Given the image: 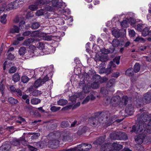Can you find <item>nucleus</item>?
<instances>
[{
  "label": "nucleus",
  "mask_w": 151,
  "mask_h": 151,
  "mask_svg": "<svg viewBox=\"0 0 151 151\" xmlns=\"http://www.w3.org/2000/svg\"><path fill=\"white\" fill-rule=\"evenodd\" d=\"M99 60L102 62H105L107 60V58L106 57L103 56H101L99 57Z\"/></svg>",
  "instance_id": "obj_57"
},
{
  "label": "nucleus",
  "mask_w": 151,
  "mask_h": 151,
  "mask_svg": "<svg viewBox=\"0 0 151 151\" xmlns=\"http://www.w3.org/2000/svg\"><path fill=\"white\" fill-rule=\"evenodd\" d=\"M105 138V136L101 137L97 139L94 143L96 145H100L104 142Z\"/></svg>",
  "instance_id": "obj_11"
},
{
  "label": "nucleus",
  "mask_w": 151,
  "mask_h": 151,
  "mask_svg": "<svg viewBox=\"0 0 151 151\" xmlns=\"http://www.w3.org/2000/svg\"><path fill=\"white\" fill-rule=\"evenodd\" d=\"M9 145L4 144L0 147V151H8Z\"/></svg>",
  "instance_id": "obj_30"
},
{
  "label": "nucleus",
  "mask_w": 151,
  "mask_h": 151,
  "mask_svg": "<svg viewBox=\"0 0 151 151\" xmlns=\"http://www.w3.org/2000/svg\"><path fill=\"white\" fill-rule=\"evenodd\" d=\"M5 5V9H6L7 11H9L13 9V7L12 4L11 3L7 5L4 4Z\"/></svg>",
  "instance_id": "obj_38"
},
{
  "label": "nucleus",
  "mask_w": 151,
  "mask_h": 151,
  "mask_svg": "<svg viewBox=\"0 0 151 151\" xmlns=\"http://www.w3.org/2000/svg\"><path fill=\"white\" fill-rule=\"evenodd\" d=\"M141 119L142 121L139 122V125L136 126L134 125L132 127V132H134L136 134H143L139 135L135 137V140L137 143H142L144 139L145 136L147 133H151V115H148L144 113L141 115ZM138 151H144L143 146L140 144L137 145Z\"/></svg>",
  "instance_id": "obj_1"
},
{
  "label": "nucleus",
  "mask_w": 151,
  "mask_h": 151,
  "mask_svg": "<svg viewBox=\"0 0 151 151\" xmlns=\"http://www.w3.org/2000/svg\"><path fill=\"white\" fill-rule=\"evenodd\" d=\"M41 102V100L37 98H34L31 100V102L32 104L33 105H36L40 103Z\"/></svg>",
  "instance_id": "obj_27"
},
{
  "label": "nucleus",
  "mask_w": 151,
  "mask_h": 151,
  "mask_svg": "<svg viewBox=\"0 0 151 151\" xmlns=\"http://www.w3.org/2000/svg\"><path fill=\"white\" fill-rule=\"evenodd\" d=\"M49 79V78L47 76H45L43 79L41 78L42 82L43 84H44L46 81H47Z\"/></svg>",
  "instance_id": "obj_61"
},
{
  "label": "nucleus",
  "mask_w": 151,
  "mask_h": 151,
  "mask_svg": "<svg viewBox=\"0 0 151 151\" xmlns=\"http://www.w3.org/2000/svg\"><path fill=\"white\" fill-rule=\"evenodd\" d=\"M40 135V134L39 133H36L31 137V139H36L39 137Z\"/></svg>",
  "instance_id": "obj_62"
},
{
  "label": "nucleus",
  "mask_w": 151,
  "mask_h": 151,
  "mask_svg": "<svg viewBox=\"0 0 151 151\" xmlns=\"http://www.w3.org/2000/svg\"><path fill=\"white\" fill-rule=\"evenodd\" d=\"M41 6L39 4H37L36 2L34 4L31 5L29 6V9L33 11L36 10L38 8V6Z\"/></svg>",
  "instance_id": "obj_26"
},
{
  "label": "nucleus",
  "mask_w": 151,
  "mask_h": 151,
  "mask_svg": "<svg viewBox=\"0 0 151 151\" xmlns=\"http://www.w3.org/2000/svg\"><path fill=\"white\" fill-rule=\"evenodd\" d=\"M25 22L24 21H22L19 23V27L22 29H23L24 27Z\"/></svg>",
  "instance_id": "obj_64"
},
{
  "label": "nucleus",
  "mask_w": 151,
  "mask_h": 151,
  "mask_svg": "<svg viewBox=\"0 0 151 151\" xmlns=\"http://www.w3.org/2000/svg\"><path fill=\"white\" fill-rule=\"evenodd\" d=\"M7 15L6 14H4L1 17L0 22L3 24H5L7 22L6 17Z\"/></svg>",
  "instance_id": "obj_32"
},
{
  "label": "nucleus",
  "mask_w": 151,
  "mask_h": 151,
  "mask_svg": "<svg viewBox=\"0 0 151 151\" xmlns=\"http://www.w3.org/2000/svg\"><path fill=\"white\" fill-rule=\"evenodd\" d=\"M120 56H118L115 57L113 60V61L110 62L109 65L111 66V67H114L116 66V65H114V63H116L117 64L119 65V60L120 59Z\"/></svg>",
  "instance_id": "obj_10"
},
{
  "label": "nucleus",
  "mask_w": 151,
  "mask_h": 151,
  "mask_svg": "<svg viewBox=\"0 0 151 151\" xmlns=\"http://www.w3.org/2000/svg\"><path fill=\"white\" fill-rule=\"evenodd\" d=\"M39 32L37 31H34L31 34V36L32 37H36L39 36Z\"/></svg>",
  "instance_id": "obj_60"
},
{
  "label": "nucleus",
  "mask_w": 151,
  "mask_h": 151,
  "mask_svg": "<svg viewBox=\"0 0 151 151\" xmlns=\"http://www.w3.org/2000/svg\"><path fill=\"white\" fill-rule=\"evenodd\" d=\"M111 98L109 96H106L104 98L103 102L105 103V105L107 106L109 104H111Z\"/></svg>",
  "instance_id": "obj_20"
},
{
  "label": "nucleus",
  "mask_w": 151,
  "mask_h": 151,
  "mask_svg": "<svg viewBox=\"0 0 151 151\" xmlns=\"http://www.w3.org/2000/svg\"><path fill=\"white\" fill-rule=\"evenodd\" d=\"M122 27H126L128 26V22L126 20H123L121 23Z\"/></svg>",
  "instance_id": "obj_50"
},
{
  "label": "nucleus",
  "mask_w": 151,
  "mask_h": 151,
  "mask_svg": "<svg viewBox=\"0 0 151 151\" xmlns=\"http://www.w3.org/2000/svg\"><path fill=\"white\" fill-rule=\"evenodd\" d=\"M12 3L13 9L17 8L20 6L18 0H16Z\"/></svg>",
  "instance_id": "obj_37"
},
{
  "label": "nucleus",
  "mask_w": 151,
  "mask_h": 151,
  "mask_svg": "<svg viewBox=\"0 0 151 151\" xmlns=\"http://www.w3.org/2000/svg\"><path fill=\"white\" fill-rule=\"evenodd\" d=\"M10 143L11 145L17 146L19 145L20 143V141L19 140L15 139L10 142Z\"/></svg>",
  "instance_id": "obj_46"
},
{
  "label": "nucleus",
  "mask_w": 151,
  "mask_h": 151,
  "mask_svg": "<svg viewBox=\"0 0 151 151\" xmlns=\"http://www.w3.org/2000/svg\"><path fill=\"white\" fill-rule=\"evenodd\" d=\"M17 70V68L15 66L11 67L9 69V72L10 73H13L16 72Z\"/></svg>",
  "instance_id": "obj_48"
},
{
  "label": "nucleus",
  "mask_w": 151,
  "mask_h": 151,
  "mask_svg": "<svg viewBox=\"0 0 151 151\" xmlns=\"http://www.w3.org/2000/svg\"><path fill=\"white\" fill-rule=\"evenodd\" d=\"M144 25L140 24H138L137 26V29L139 31H141L144 27Z\"/></svg>",
  "instance_id": "obj_56"
},
{
  "label": "nucleus",
  "mask_w": 151,
  "mask_h": 151,
  "mask_svg": "<svg viewBox=\"0 0 151 151\" xmlns=\"http://www.w3.org/2000/svg\"><path fill=\"white\" fill-rule=\"evenodd\" d=\"M67 10V9H66L60 8V9L59 10V12H60V14H65V13L66 12Z\"/></svg>",
  "instance_id": "obj_63"
},
{
  "label": "nucleus",
  "mask_w": 151,
  "mask_h": 151,
  "mask_svg": "<svg viewBox=\"0 0 151 151\" xmlns=\"http://www.w3.org/2000/svg\"><path fill=\"white\" fill-rule=\"evenodd\" d=\"M48 138L50 139H58L60 137V134L58 131L50 133L48 135Z\"/></svg>",
  "instance_id": "obj_9"
},
{
  "label": "nucleus",
  "mask_w": 151,
  "mask_h": 151,
  "mask_svg": "<svg viewBox=\"0 0 151 151\" xmlns=\"http://www.w3.org/2000/svg\"><path fill=\"white\" fill-rule=\"evenodd\" d=\"M115 80L114 78L110 79L106 85V88L110 91L113 92L114 90L113 88V86L114 85Z\"/></svg>",
  "instance_id": "obj_8"
},
{
  "label": "nucleus",
  "mask_w": 151,
  "mask_h": 151,
  "mask_svg": "<svg viewBox=\"0 0 151 151\" xmlns=\"http://www.w3.org/2000/svg\"><path fill=\"white\" fill-rule=\"evenodd\" d=\"M129 35L130 37H134L135 36V32L133 29L130 30L129 31Z\"/></svg>",
  "instance_id": "obj_58"
},
{
  "label": "nucleus",
  "mask_w": 151,
  "mask_h": 151,
  "mask_svg": "<svg viewBox=\"0 0 151 151\" xmlns=\"http://www.w3.org/2000/svg\"><path fill=\"white\" fill-rule=\"evenodd\" d=\"M35 41L34 39L30 38L26 40L23 43V45L24 46H27L29 45L33 42Z\"/></svg>",
  "instance_id": "obj_17"
},
{
  "label": "nucleus",
  "mask_w": 151,
  "mask_h": 151,
  "mask_svg": "<svg viewBox=\"0 0 151 151\" xmlns=\"http://www.w3.org/2000/svg\"><path fill=\"white\" fill-rule=\"evenodd\" d=\"M43 84L42 82L41 78H39L35 82L33 86L35 88H37Z\"/></svg>",
  "instance_id": "obj_12"
},
{
  "label": "nucleus",
  "mask_w": 151,
  "mask_h": 151,
  "mask_svg": "<svg viewBox=\"0 0 151 151\" xmlns=\"http://www.w3.org/2000/svg\"><path fill=\"white\" fill-rule=\"evenodd\" d=\"M2 81L1 82V83L0 84V90L2 94L3 95L4 92V90L5 89V86L2 84Z\"/></svg>",
  "instance_id": "obj_52"
},
{
  "label": "nucleus",
  "mask_w": 151,
  "mask_h": 151,
  "mask_svg": "<svg viewBox=\"0 0 151 151\" xmlns=\"http://www.w3.org/2000/svg\"><path fill=\"white\" fill-rule=\"evenodd\" d=\"M134 41L136 42H140L144 43L146 41V40L145 39L138 37L136 38Z\"/></svg>",
  "instance_id": "obj_43"
},
{
  "label": "nucleus",
  "mask_w": 151,
  "mask_h": 151,
  "mask_svg": "<svg viewBox=\"0 0 151 151\" xmlns=\"http://www.w3.org/2000/svg\"><path fill=\"white\" fill-rule=\"evenodd\" d=\"M8 101L11 104H17L18 101L12 97H10L8 98Z\"/></svg>",
  "instance_id": "obj_25"
},
{
  "label": "nucleus",
  "mask_w": 151,
  "mask_h": 151,
  "mask_svg": "<svg viewBox=\"0 0 151 151\" xmlns=\"http://www.w3.org/2000/svg\"><path fill=\"white\" fill-rule=\"evenodd\" d=\"M87 145H88L85 144V143H83L77 146V147H76V151H83L84 147H85Z\"/></svg>",
  "instance_id": "obj_16"
},
{
  "label": "nucleus",
  "mask_w": 151,
  "mask_h": 151,
  "mask_svg": "<svg viewBox=\"0 0 151 151\" xmlns=\"http://www.w3.org/2000/svg\"><path fill=\"white\" fill-rule=\"evenodd\" d=\"M120 44V42L119 40L117 39L114 40L112 42V44L114 47L118 46Z\"/></svg>",
  "instance_id": "obj_41"
},
{
  "label": "nucleus",
  "mask_w": 151,
  "mask_h": 151,
  "mask_svg": "<svg viewBox=\"0 0 151 151\" xmlns=\"http://www.w3.org/2000/svg\"><path fill=\"white\" fill-rule=\"evenodd\" d=\"M40 26V24L38 22H35L33 23L31 26V28L32 29H37Z\"/></svg>",
  "instance_id": "obj_42"
},
{
  "label": "nucleus",
  "mask_w": 151,
  "mask_h": 151,
  "mask_svg": "<svg viewBox=\"0 0 151 151\" xmlns=\"http://www.w3.org/2000/svg\"><path fill=\"white\" fill-rule=\"evenodd\" d=\"M125 111L129 115H131L133 111V108L132 106L127 107Z\"/></svg>",
  "instance_id": "obj_21"
},
{
  "label": "nucleus",
  "mask_w": 151,
  "mask_h": 151,
  "mask_svg": "<svg viewBox=\"0 0 151 151\" xmlns=\"http://www.w3.org/2000/svg\"><path fill=\"white\" fill-rule=\"evenodd\" d=\"M60 109V107H57L54 106L51 107L50 109L51 111L55 112L58 111Z\"/></svg>",
  "instance_id": "obj_55"
},
{
  "label": "nucleus",
  "mask_w": 151,
  "mask_h": 151,
  "mask_svg": "<svg viewBox=\"0 0 151 151\" xmlns=\"http://www.w3.org/2000/svg\"><path fill=\"white\" fill-rule=\"evenodd\" d=\"M140 69V65L139 64L137 63H135L134 67V72L135 73H137L139 71Z\"/></svg>",
  "instance_id": "obj_35"
},
{
  "label": "nucleus",
  "mask_w": 151,
  "mask_h": 151,
  "mask_svg": "<svg viewBox=\"0 0 151 151\" xmlns=\"http://www.w3.org/2000/svg\"><path fill=\"white\" fill-rule=\"evenodd\" d=\"M119 134L117 133H112L110 134V137L112 139L114 140H119V139H116L117 137H119Z\"/></svg>",
  "instance_id": "obj_28"
},
{
  "label": "nucleus",
  "mask_w": 151,
  "mask_h": 151,
  "mask_svg": "<svg viewBox=\"0 0 151 151\" xmlns=\"http://www.w3.org/2000/svg\"><path fill=\"white\" fill-rule=\"evenodd\" d=\"M85 144L88 145H87L85 147H84L83 151H87L88 150L92 147V146L91 144L86 143Z\"/></svg>",
  "instance_id": "obj_59"
},
{
  "label": "nucleus",
  "mask_w": 151,
  "mask_h": 151,
  "mask_svg": "<svg viewBox=\"0 0 151 151\" xmlns=\"http://www.w3.org/2000/svg\"><path fill=\"white\" fill-rule=\"evenodd\" d=\"M26 74L28 76H29L31 78L33 76L35 71L34 70L31 69H26L25 72Z\"/></svg>",
  "instance_id": "obj_22"
},
{
  "label": "nucleus",
  "mask_w": 151,
  "mask_h": 151,
  "mask_svg": "<svg viewBox=\"0 0 151 151\" xmlns=\"http://www.w3.org/2000/svg\"><path fill=\"white\" fill-rule=\"evenodd\" d=\"M52 5L51 6H47L45 9L47 11H53L57 9L58 5L59 2L54 0L52 1Z\"/></svg>",
  "instance_id": "obj_5"
},
{
  "label": "nucleus",
  "mask_w": 151,
  "mask_h": 151,
  "mask_svg": "<svg viewBox=\"0 0 151 151\" xmlns=\"http://www.w3.org/2000/svg\"><path fill=\"white\" fill-rule=\"evenodd\" d=\"M29 79L26 76H22L21 78L22 81L24 83H27L29 81Z\"/></svg>",
  "instance_id": "obj_39"
},
{
  "label": "nucleus",
  "mask_w": 151,
  "mask_h": 151,
  "mask_svg": "<svg viewBox=\"0 0 151 151\" xmlns=\"http://www.w3.org/2000/svg\"><path fill=\"white\" fill-rule=\"evenodd\" d=\"M67 102L66 100L62 99L58 101V104L59 105L63 106L67 104Z\"/></svg>",
  "instance_id": "obj_33"
},
{
  "label": "nucleus",
  "mask_w": 151,
  "mask_h": 151,
  "mask_svg": "<svg viewBox=\"0 0 151 151\" xmlns=\"http://www.w3.org/2000/svg\"><path fill=\"white\" fill-rule=\"evenodd\" d=\"M44 13V10L42 9H40L37 11L36 14L37 16H41Z\"/></svg>",
  "instance_id": "obj_54"
},
{
  "label": "nucleus",
  "mask_w": 151,
  "mask_h": 151,
  "mask_svg": "<svg viewBox=\"0 0 151 151\" xmlns=\"http://www.w3.org/2000/svg\"><path fill=\"white\" fill-rule=\"evenodd\" d=\"M108 91H109L108 89H107L106 87V88L104 87H103L101 88V92L105 95L107 94L108 93Z\"/></svg>",
  "instance_id": "obj_45"
},
{
  "label": "nucleus",
  "mask_w": 151,
  "mask_h": 151,
  "mask_svg": "<svg viewBox=\"0 0 151 151\" xmlns=\"http://www.w3.org/2000/svg\"><path fill=\"white\" fill-rule=\"evenodd\" d=\"M122 147V145L116 142L113 143L111 147L110 144H105L102 146L101 150L103 151H116V150H120Z\"/></svg>",
  "instance_id": "obj_2"
},
{
  "label": "nucleus",
  "mask_w": 151,
  "mask_h": 151,
  "mask_svg": "<svg viewBox=\"0 0 151 151\" xmlns=\"http://www.w3.org/2000/svg\"><path fill=\"white\" fill-rule=\"evenodd\" d=\"M19 79L20 77L19 74L15 73L13 75L12 77V80L14 82H17Z\"/></svg>",
  "instance_id": "obj_23"
},
{
  "label": "nucleus",
  "mask_w": 151,
  "mask_h": 151,
  "mask_svg": "<svg viewBox=\"0 0 151 151\" xmlns=\"http://www.w3.org/2000/svg\"><path fill=\"white\" fill-rule=\"evenodd\" d=\"M110 114L108 111H106L105 112H102L100 115L99 116V117L100 118L101 116H104V117H105L106 119H108L109 117L110 116Z\"/></svg>",
  "instance_id": "obj_19"
},
{
  "label": "nucleus",
  "mask_w": 151,
  "mask_h": 151,
  "mask_svg": "<svg viewBox=\"0 0 151 151\" xmlns=\"http://www.w3.org/2000/svg\"><path fill=\"white\" fill-rule=\"evenodd\" d=\"M125 74L128 76H132L134 74L133 69L132 68H130L127 69L126 71Z\"/></svg>",
  "instance_id": "obj_34"
},
{
  "label": "nucleus",
  "mask_w": 151,
  "mask_h": 151,
  "mask_svg": "<svg viewBox=\"0 0 151 151\" xmlns=\"http://www.w3.org/2000/svg\"><path fill=\"white\" fill-rule=\"evenodd\" d=\"M37 47L40 50H43L45 48V45L43 43L41 42H38L37 45Z\"/></svg>",
  "instance_id": "obj_40"
},
{
  "label": "nucleus",
  "mask_w": 151,
  "mask_h": 151,
  "mask_svg": "<svg viewBox=\"0 0 151 151\" xmlns=\"http://www.w3.org/2000/svg\"><path fill=\"white\" fill-rule=\"evenodd\" d=\"M49 141L48 143L49 145L53 146H57L59 144V141L56 139H52Z\"/></svg>",
  "instance_id": "obj_15"
},
{
  "label": "nucleus",
  "mask_w": 151,
  "mask_h": 151,
  "mask_svg": "<svg viewBox=\"0 0 151 151\" xmlns=\"http://www.w3.org/2000/svg\"><path fill=\"white\" fill-rule=\"evenodd\" d=\"M149 28L147 27L144 28L142 32V35L143 37H146L149 35Z\"/></svg>",
  "instance_id": "obj_29"
},
{
  "label": "nucleus",
  "mask_w": 151,
  "mask_h": 151,
  "mask_svg": "<svg viewBox=\"0 0 151 151\" xmlns=\"http://www.w3.org/2000/svg\"><path fill=\"white\" fill-rule=\"evenodd\" d=\"M80 97V99H82V98H81V97L79 94V93H77L75 95H74L73 96H71L70 97V100L73 103H75L76 102V100L77 97Z\"/></svg>",
  "instance_id": "obj_18"
},
{
  "label": "nucleus",
  "mask_w": 151,
  "mask_h": 151,
  "mask_svg": "<svg viewBox=\"0 0 151 151\" xmlns=\"http://www.w3.org/2000/svg\"><path fill=\"white\" fill-rule=\"evenodd\" d=\"M90 88L88 86L85 85V86L83 88V91L85 93H87L90 91Z\"/></svg>",
  "instance_id": "obj_49"
},
{
  "label": "nucleus",
  "mask_w": 151,
  "mask_h": 151,
  "mask_svg": "<svg viewBox=\"0 0 151 151\" xmlns=\"http://www.w3.org/2000/svg\"><path fill=\"white\" fill-rule=\"evenodd\" d=\"M27 49L25 47H21L19 49L18 52L20 55H23L26 52Z\"/></svg>",
  "instance_id": "obj_24"
},
{
  "label": "nucleus",
  "mask_w": 151,
  "mask_h": 151,
  "mask_svg": "<svg viewBox=\"0 0 151 151\" xmlns=\"http://www.w3.org/2000/svg\"><path fill=\"white\" fill-rule=\"evenodd\" d=\"M42 92L37 90H34L32 93V95L34 96H37L42 93Z\"/></svg>",
  "instance_id": "obj_36"
},
{
  "label": "nucleus",
  "mask_w": 151,
  "mask_h": 151,
  "mask_svg": "<svg viewBox=\"0 0 151 151\" xmlns=\"http://www.w3.org/2000/svg\"><path fill=\"white\" fill-rule=\"evenodd\" d=\"M111 104L114 106L116 107L121 103V99L119 96H114L111 98Z\"/></svg>",
  "instance_id": "obj_7"
},
{
  "label": "nucleus",
  "mask_w": 151,
  "mask_h": 151,
  "mask_svg": "<svg viewBox=\"0 0 151 151\" xmlns=\"http://www.w3.org/2000/svg\"><path fill=\"white\" fill-rule=\"evenodd\" d=\"M19 30L20 29L18 26L14 25L10 29V32L12 33H18L19 32Z\"/></svg>",
  "instance_id": "obj_14"
},
{
  "label": "nucleus",
  "mask_w": 151,
  "mask_h": 151,
  "mask_svg": "<svg viewBox=\"0 0 151 151\" xmlns=\"http://www.w3.org/2000/svg\"><path fill=\"white\" fill-rule=\"evenodd\" d=\"M42 39L44 40L47 41H50L51 40V37L49 35H47L45 34L42 36Z\"/></svg>",
  "instance_id": "obj_47"
},
{
  "label": "nucleus",
  "mask_w": 151,
  "mask_h": 151,
  "mask_svg": "<svg viewBox=\"0 0 151 151\" xmlns=\"http://www.w3.org/2000/svg\"><path fill=\"white\" fill-rule=\"evenodd\" d=\"M61 127L63 128L67 127L69 125L68 122L67 121H63L61 123Z\"/></svg>",
  "instance_id": "obj_53"
},
{
  "label": "nucleus",
  "mask_w": 151,
  "mask_h": 151,
  "mask_svg": "<svg viewBox=\"0 0 151 151\" xmlns=\"http://www.w3.org/2000/svg\"><path fill=\"white\" fill-rule=\"evenodd\" d=\"M128 101V98L127 96H124L122 97V102L121 103H124L125 105L127 104Z\"/></svg>",
  "instance_id": "obj_51"
},
{
  "label": "nucleus",
  "mask_w": 151,
  "mask_h": 151,
  "mask_svg": "<svg viewBox=\"0 0 151 151\" xmlns=\"http://www.w3.org/2000/svg\"><path fill=\"white\" fill-rule=\"evenodd\" d=\"M151 101V93L147 92L145 93L143 98V100L141 98L136 101V106L138 107H140L143 104V102L146 103H149Z\"/></svg>",
  "instance_id": "obj_3"
},
{
  "label": "nucleus",
  "mask_w": 151,
  "mask_h": 151,
  "mask_svg": "<svg viewBox=\"0 0 151 151\" xmlns=\"http://www.w3.org/2000/svg\"><path fill=\"white\" fill-rule=\"evenodd\" d=\"M100 79V77L98 75H95L93 76L92 80L94 82L91 86L93 88L95 89L99 87Z\"/></svg>",
  "instance_id": "obj_4"
},
{
  "label": "nucleus",
  "mask_w": 151,
  "mask_h": 151,
  "mask_svg": "<svg viewBox=\"0 0 151 151\" xmlns=\"http://www.w3.org/2000/svg\"><path fill=\"white\" fill-rule=\"evenodd\" d=\"M88 129V128L86 127H81L78 130V132H80L81 134H83L85 133Z\"/></svg>",
  "instance_id": "obj_44"
},
{
  "label": "nucleus",
  "mask_w": 151,
  "mask_h": 151,
  "mask_svg": "<svg viewBox=\"0 0 151 151\" xmlns=\"http://www.w3.org/2000/svg\"><path fill=\"white\" fill-rule=\"evenodd\" d=\"M112 34L115 37L118 38L120 36V35L119 33V31L115 29L113 30L112 31Z\"/></svg>",
  "instance_id": "obj_31"
},
{
  "label": "nucleus",
  "mask_w": 151,
  "mask_h": 151,
  "mask_svg": "<svg viewBox=\"0 0 151 151\" xmlns=\"http://www.w3.org/2000/svg\"><path fill=\"white\" fill-rule=\"evenodd\" d=\"M100 118L99 117H91L89 119L88 123L91 126L95 127L97 126L98 122H101Z\"/></svg>",
  "instance_id": "obj_6"
},
{
  "label": "nucleus",
  "mask_w": 151,
  "mask_h": 151,
  "mask_svg": "<svg viewBox=\"0 0 151 151\" xmlns=\"http://www.w3.org/2000/svg\"><path fill=\"white\" fill-rule=\"evenodd\" d=\"M119 137H117L116 139H119V140H126L127 139V135L124 132H118Z\"/></svg>",
  "instance_id": "obj_13"
}]
</instances>
